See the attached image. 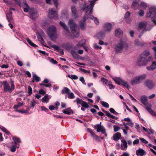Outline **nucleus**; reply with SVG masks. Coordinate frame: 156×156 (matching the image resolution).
<instances>
[{
    "label": "nucleus",
    "mask_w": 156,
    "mask_h": 156,
    "mask_svg": "<svg viewBox=\"0 0 156 156\" xmlns=\"http://www.w3.org/2000/svg\"><path fill=\"white\" fill-rule=\"evenodd\" d=\"M112 25L109 23H105L104 26L105 30L101 31L99 34V36L101 37H103L105 34L106 32H109L110 31L112 27Z\"/></svg>",
    "instance_id": "obj_9"
},
{
    "label": "nucleus",
    "mask_w": 156,
    "mask_h": 156,
    "mask_svg": "<svg viewBox=\"0 0 156 156\" xmlns=\"http://www.w3.org/2000/svg\"><path fill=\"white\" fill-rule=\"evenodd\" d=\"M156 68V61H153L151 65L150 66L147 67L148 70H153Z\"/></svg>",
    "instance_id": "obj_20"
},
{
    "label": "nucleus",
    "mask_w": 156,
    "mask_h": 156,
    "mask_svg": "<svg viewBox=\"0 0 156 156\" xmlns=\"http://www.w3.org/2000/svg\"><path fill=\"white\" fill-rule=\"evenodd\" d=\"M68 98L69 99H73L75 98V96L73 92H70L69 94H68Z\"/></svg>",
    "instance_id": "obj_40"
},
{
    "label": "nucleus",
    "mask_w": 156,
    "mask_h": 156,
    "mask_svg": "<svg viewBox=\"0 0 156 156\" xmlns=\"http://www.w3.org/2000/svg\"><path fill=\"white\" fill-rule=\"evenodd\" d=\"M37 37L38 40L41 42L42 44L44 43V41L41 35L38 34L37 36Z\"/></svg>",
    "instance_id": "obj_45"
},
{
    "label": "nucleus",
    "mask_w": 156,
    "mask_h": 156,
    "mask_svg": "<svg viewBox=\"0 0 156 156\" xmlns=\"http://www.w3.org/2000/svg\"><path fill=\"white\" fill-rule=\"evenodd\" d=\"M48 13V16L50 19L56 18L58 16L57 12L56 11H54L53 9H51Z\"/></svg>",
    "instance_id": "obj_13"
},
{
    "label": "nucleus",
    "mask_w": 156,
    "mask_h": 156,
    "mask_svg": "<svg viewBox=\"0 0 156 156\" xmlns=\"http://www.w3.org/2000/svg\"><path fill=\"white\" fill-rule=\"evenodd\" d=\"M13 140L15 142L16 147H17V146L18 145L17 144V143H19L21 142L20 139L18 138L14 137L13 138Z\"/></svg>",
    "instance_id": "obj_34"
},
{
    "label": "nucleus",
    "mask_w": 156,
    "mask_h": 156,
    "mask_svg": "<svg viewBox=\"0 0 156 156\" xmlns=\"http://www.w3.org/2000/svg\"><path fill=\"white\" fill-rule=\"evenodd\" d=\"M16 147H17V146ZM16 150V146L14 145H13L11 147L10 151L12 152H14Z\"/></svg>",
    "instance_id": "obj_48"
},
{
    "label": "nucleus",
    "mask_w": 156,
    "mask_h": 156,
    "mask_svg": "<svg viewBox=\"0 0 156 156\" xmlns=\"http://www.w3.org/2000/svg\"><path fill=\"white\" fill-rule=\"evenodd\" d=\"M121 142L123 144L124 147L126 149L128 146L126 141L125 139H122L121 140Z\"/></svg>",
    "instance_id": "obj_39"
},
{
    "label": "nucleus",
    "mask_w": 156,
    "mask_h": 156,
    "mask_svg": "<svg viewBox=\"0 0 156 156\" xmlns=\"http://www.w3.org/2000/svg\"><path fill=\"white\" fill-rule=\"evenodd\" d=\"M56 27L53 25L50 26L48 28L47 34L51 40L56 38Z\"/></svg>",
    "instance_id": "obj_6"
},
{
    "label": "nucleus",
    "mask_w": 156,
    "mask_h": 156,
    "mask_svg": "<svg viewBox=\"0 0 156 156\" xmlns=\"http://www.w3.org/2000/svg\"><path fill=\"white\" fill-rule=\"evenodd\" d=\"M24 11L25 12H27L29 11V10L30 9V7L29 6H26V7H25L24 6L23 7Z\"/></svg>",
    "instance_id": "obj_50"
},
{
    "label": "nucleus",
    "mask_w": 156,
    "mask_h": 156,
    "mask_svg": "<svg viewBox=\"0 0 156 156\" xmlns=\"http://www.w3.org/2000/svg\"><path fill=\"white\" fill-rule=\"evenodd\" d=\"M135 44L138 46H143L144 45V43L143 42H141L138 39H136L134 42Z\"/></svg>",
    "instance_id": "obj_30"
},
{
    "label": "nucleus",
    "mask_w": 156,
    "mask_h": 156,
    "mask_svg": "<svg viewBox=\"0 0 156 156\" xmlns=\"http://www.w3.org/2000/svg\"><path fill=\"white\" fill-rule=\"evenodd\" d=\"M121 134L120 133L117 132L113 136V140L115 141H117L121 137Z\"/></svg>",
    "instance_id": "obj_22"
},
{
    "label": "nucleus",
    "mask_w": 156,
    "mask_h": 156,
    "mask_svg": "<svg viewBox=\"0 0 156 156\" xmlns=\"http://www.w3.org/2000/svg\"><path fill=\"white\" fill-rule=\"evenodd\" d=\"M11 87H10L9 84L8 83L7 81H4L3 82V90L5 92H8L9 93L12 92L15 89V86L14 82L12 79H10Z\"/></svg>",
    "instance_id": "obj_4"
},
{
    "label": "nucleus",
    "mask_w": 156,
    "mask_h": 156,
    "mask_svg": "<svg viewBox=\"0 0 156 156\" xmlns=\"http://www.w3.org/2000/svg\"><path fill=\"white\" fill-rule=\"evenodd\" d=\"M32 92V90L31 87L29 86H28V93L29 96H30Z\"/></svg>",
    "instance_id": "obj_44"
},
{
    "label": "nucleus",
    "mask_w": 156,
    "mask_h": 156,
    "mask_svg": "<svg viewBox=\"0 0 156 156\" xmlns=\"http://www.w3.org/2000/svg\"><path fill=\"white\" fill-rule=\"evenodd\" d=\"M101 81L102 82V83L104 84H105L106 85L108 82V80L104 78V77H101Z\"/></svg>",
    "instance_id": "obj_41"
},
{
    "label": "nucleus",
    "mask_w": 156,
    "mask_h": 156,
    "mask_svg": "<svg viewBox=\"0 0 156 156\" xmlns=\"http://www.w3.org/2000/svg\"><path fill=\"white\" fill-rule=\"evenodd\" d=\"M101 103L102 105L104 107L107 108L109 107V105L107 103L104 101H101Z\"/></svg>",
    "instance_id": "obj_38"
},
{
    "label": "nucleus",
    "mask_w": 156,
    "mask_h": 156,
    "mask_svg": "<svg viewBox=\"0 0 156 156\" xmlns=\"http://www.w3.org/2000/svg\"><path fill=\"white\" fill-rule=\"evenodd\" d=\"M115 34L117 37H121L123 35V32L119 28L115 30Z\"/></svg>",
    "instance_id": "obj_19"
},
{
    "label": "nucleus",
    "mask_w": 156,
    "mask_h": 156,
    "mask_svg": "<svg viewBox=\"0 0 156 156\" xmlns=\"http://www.w3.org/2000/svg\"><path fill=\"white\" fill-rule=\"evenodd\" d=\"M64 46L67 50H70L72 48V45L68 43L65 44Z\"/></svg>",
    "instance_id": "obj_36"
},
{
    "label": "nucleus",
    "mask_w": 156,
    "mask_h": 156,
    "mask_svg": "<svg viewBox=\"0 0 156 156\" xmlns=\"http://www.w3.org/2000/svg\"><path fill=\"white\" fill-rule=\"evenodd\" d=\"M71 92L70 90L67 87H64L63 89L61 91L62 93V94H68Z\"/></svg>",
    "instance_id": "obj_28"
},
{
    "label": "nucleus",
    "mask_w": 156,
    "mask_h": 156,
    "mask_svg": "<svg viewBox=\"0 0 156 156\" xmlns=\"http://www.w3.org/2000/svg\"><path fill=\"white\" fill-rule=\"evenodd\" d=\"M26 40L27 41V42L28 43V44L31 46L35 48H36L38 47V46L37 45L33 43L29 38H27Z\"/></svg>",
    "instance_id": "obj_31"
},
{
    "label": "nucleus",
    "mask_w": 156,
    "mask_h": 156,
    "mask_svg": "<svg viewBox=\"0 0 156 156\" xmlns=\"http://www.w3.org/2000/svg\"><path fill=\"white\" fill-rule=\"evenodd\" d=\"M147 17H151L153 19L152 22L156 25V21L155 19L156 18V8L155 7H151L149 9V12H147L146 14Z\"/></svg>",
    "instance_id": "obj_5"
},
{
    "label": "nucleus",
    "mask_w": 156,
    "mask_h": 156,
    "mask_svg": "<svg viewBox=\"0 0 156 156\" xmlns=\"http://www.w3.org/2000/svg\"><path fill=\"white\" fill-rule=\"evenodd\" d=\"M153 58L152 57L150 56L148 58H145V60L147 61V63L148 62H150L153 60Z\"/></svg>",
    "instance_id": "obj_51"
},
{
    "label": "nucleus",
    "mask_w": 156,
    "mask_h": 156,
    "mask_svg": "<svg viewBox=\"0 0 156 156\" xmlns=\"http://www.w3.org/2000/svg\"><path fill=\"white\" fill-rule=\"evenodd\" d=\"M98 0H93L90 1V4L87 6L86 2L82 3L80 6L81 8L83 11H86L85 14L82 20L80 21L79 25L80 28L83 30L85 28V21L88 19V15L92 13L93 8L94 6L95 2Z\"/></svg>",
    "instance_id": "obj_1"
},
{
    "label": "nucleus",
    "mask_w": 156,
    "mask_h": 156,
    "mask_svg": "<svg viewBox=\"0 0 156 156\" xmlns=\"http://www.w3.org/2000/svg\"><path fill=\"white\" fill-rule=\"evenodd\" d=\"M145 86L148 88H152L154 86V83L151 80H147L145 82Z\"/></svg>",
    "instance_id": "obj_15"
},
{
    "label": "nucleus",
    "mask_w": 156,
    "mask_h": 156,
    "mask_svg": "<svg viewBox=\"0 0 156 156\" xmlns=\"http://www.w3.org/2000/svg\"><path fill=\"white\" fill-rule=\"evenodd\" d=\"M71 53L74 58L76 59L78 58L79 55L75 51L72 50L71 51Z\"/></svg>",
    "instance_id": "obj_32"
},
{
    "label": "nucleus",
    "mask_w": 156,
    "mask_h": 156,
    "mask_svg": "<svg viewBox=\"0 0 156 156\" xmlns=\"http://www.w3.org/2000/svg\"><path fill=\"white\" fill-rule=\"evenodd\" d=\"M147 97L146 95H143L141 97L140 101L144 105L147 104Z\"/></svg>",
    "instance_id": "obj_21"
},
{
    "label": "nucleus",
    "mask_w": 156,
    "mask_h": 156,
    "mask_svg": "<svg viewBox=\"0 0 156 156\" xmlns=\"http://www.w3.org/2000/svg\"><path fill=\"white\" fill-rule=\"evenodd\" d=\"M136 154L137 156H144L146 154V151L140 148L136 150Z\"/></svg>",
    "instance_id": "obj_14"
},
{
    "label": "nucleus",
    "mask_w": 156,
    "mask_h": 156,
    "mask_svg": "<svg viewBox=\"0 0 156 156\" xmlns=\"http://www.w3.org/2000/svg\"><path fill=\"white\" fill-rule=\"evenodd\" d=\"M62 112L66 114L70 115L71 114H73V111L71 109V108H68L62 110Z\"/></svg>",
    "instance_id": "obj_17"
},
{
    "label": "nucleus",
    "mask_w": 156,
    "mask_h": 156,
    "mask_svg": "<svg viewBox=\"0 0 156 156\" xmlns=\"http://www.w3.org/2000/svg\"><path fill=\"white\" fill-rule=\"evenodd\" d=\"M50 62L53 64H56L57 63V62L53 58H51L50 60Z\"/></svg>",
    "instance_id": "obj_60"
},
{
    "label": "nucleus",
    "mask_w": 156,
    "mask_h": 156,
    "mask_svg": "<svg viewBox=\"0 0 156 156\" xmlns=\"http://www.w3.org/2000/svg\"><path fill=\"white\" fill-rule=\"evenodd\" d=\"M40 78L36 74H33L32 81L33 82H34L35 81L38 82L40 81Z\"/></svg>",
    "instance_id": "obj_26"
},
{
    "label": "nucleus",
    "mask_w": 156,
    "mask_h": 156,
    "mask_svg": "<svg viewBox=\"0 0 156 156\" xmlns=\"http://www.w3.org/2000/svg\"><path fill=\"white\" fill-rule=\"evenodd\" d=\"M150 52L148 51H145L141 54L137 60V64L140 66L145 65L147 61L145 59L150 55Z\"/></svg>",
    "instance_id": "obj_3"
},
{
    "label": "nucleus",
    "mask_w": 156,
    "mask_h": 156,
    "mask_svg": "<svg viewBox=\"0 0 156 156\" xmlns=\"http://www.w3.org/2000/svg\"><path fill=\"white\" fill-rule=\"evenodd\" d=\"M38 51L42 54L46 56H48V53H46L45 51H42L41 50H39Z\"/></svg>",
    "instance_id": "obj_57"
},
{
    "label": "nucleus",
    "mask_w": 156,
    "mask_h": 156,
    "mask_svg": "<svg viewBox=\"0 0 156 156\" xmlns=\"http://www.w3.org/2000/svg\"><path fill=\"white\" fill-rule=\"evenodd\" d=\"M127 44L125 42L121 40L115 46V49L116 53H121L122 49L124 48L125 46Z\"/></svg>",
    "instance_id": "obj_10"
},
{
    "label": "nucleus",
    "mask_w": 156,
    "mask_h": 156,
    "mask_svg": "<svg viewBox=\"0 0 156 156\" xmlns=\"http://www.w3.org/2000/svg\"><path fill=\"white\" fill-rule=\"evenodd\" d=\"M113 127L115 132H117L120 129V127H119L116 125H114Z\"/></svg>",
    "instance_id": "obj_43"
},
{
    "label": "nucleus",
    "mask_w": 156,
    "mask_h": 156,
    "mask_svg": "<svg viewBox=\"0 0 156 156\" xmlns=\"http://www.w3.org/2000/svg\"><path fill=\"white\" fill-rule=\"evenodd\" d=\"M80 80L82 82V83L83 84L86 85V83H85L84 78L83 77H81L80 78Z\"/></svg>",
    "instance_id": "obj_56"
},
{
    "label": "nucleus",
    "mask_w": 156,
    "mask_h": 156,
    "mask_svg": "<svg viewBox=\"0 0 156 156\" xmlns=\"http://www.w3.org/2000/svg\"><path fill=\"white\" fill-rule=\"evenodd\" d=\"M94 48L95 49H98L99 48L100 49H101L102 48V47L101 46H98L97 44H95L94 45Z\"/></svg>",
    "instance_id": "obj_61"
},
{
    "label": "nucleus",
    "mask_w": 156,
    "mask_h": 156,
    "mask_svg": "<svg viewBox=\"0 0 156 156\" xmlns=\"http://www.w3.org/2000/svg\"><path fill=\"white\" fill-rule=\"evenodd\" d=\"M53 1L56 7L57 8L58 7V0H52Z\"/></svg>",
    "instance_id": "obj_55"
},
{
    "label": "nucleus",
    "mask_w": 156,
    "mask_h": 156,
    "mask_svg": "<svg viewBox=\"0 0 156 156\" xmlns=\"http://www.w3.org/2000/svg\"><path fill=\"white\" fill-rule=\"evenodd\" d=\"M101 122L94 126V128L97 129L98 132H101L102 133H105V127L101 125Z\"/></svg>",
    "instance_id": "obj_12"
},
{
    "label": "nucleus",
    "mask_w": 156,
    "mask_h": 156,
    "mask_svg": "<svg viewBox=\"0 0 156 156\" xmlns=\"http://www.w3.org/2000/svg\"><path fill=\"white\" fill-rule=\"evenodd\" d=\"M71 10L73 13V15L76 18L77 17V15L76 14L77 10L76 6L74 5H73L71 7Z\"/></svg>",
    "instance_id": "obj_25"
},
{
    "label": "nucleus",
    "mask_w": 156,
    "mask_h": 156,
    "mask_svg": "<svg viewBox=\"0 0 156 156\" xmlns=\"http://www.w3.org/2000/svg\"><path fill=\"white\" fill-rule=\"evenodd\" d=\"M130 12H127L125 14V16L126 18H128L130 16Z\"/></svg>",
    "instance_id": "obj_64"
},
{
    "label": "nucleus",
    "mask_w": 156,
    "mask_h": 156,
    "mask_svg": "<svg viewBox=\"0 0 156 156\" xmlns=\"http://www.w3.org/2000/svg\"><path fill=\"white\" fill-rule=\"evenodd\" d=\"M85 41L84 40H82L78 44V45L83 47L85 44Z\"/></svg>",
    "instance_id": "obj_42"
},
{
    "label": "nucleus",
    "mask_w": 156,
    "mask_h": 156,
    "mask_svg": "<svg viewBox=\"0 0 156 156\" xmlns=\"http://www.w3.org/2000/svg\"><path fill=\"white\" fill-rule=\"evenodd\" d=\"M138 14L140 16H144V12L143 10H140L138 12Z\"/></svg>",
    "instance_id": "obj_53"
},
{
    "label": "nucleus",
    "mask_w": 156,
    "mask_h": 156,
    "mask_svg": "<svg viewBox=\"0 0 156 156\" xmlns=\"http://www.w3.org/2000/svg\"><path fill=\"white\" fill-rule=\"evenodd\" d=\"M78 101V103H80L79 104L81 105L83 108H89V105L85 101H83L81 99H79Z\"/></svg>",
    "instance_id": "obj_16"
},
{
    "label": "nucleus",
    "mask_w": 156,
    "mask_h": 156,
    "mask_svg": "<svg viewBox=\"0 0 156 156\" xmlns=\"http://www.w3.org/2000/svg\"><path fill=\"white\" fill-rule=\"evenodd\" d=\"M139 139L142 142L145 144H147L148 143V142L144 138H140Z\"/></svg>",
    "instance_id": "obj_52"
},
{
    "label": "nucleus",
    "mask_w": 156,
    "mask_h": 156,
    "mask_svg": "<svg viewBox=\"0 0 156 156\" xmlns=\"http://www.w3.org/2000/svg\"><path fill=\"white\" fill-rule=\"evenodd\" d=\"M41 110L42 111H44L46 112H47L48 111V109L45 107L42 106L41 107Z\"/></svg>",
    "instance_id": "obj_54"
},
{
    "label": "nucleus",
    "mask_w": 156,
    "mask_h": 156,
    "mask_svg": "<svg viewBox=\"0 0 156 156\" xmlns=\"http://www.w3.org/2000/svg\"><path fill=\"white\" fill-rule=\"evenodd\" d=\"M88 19H90L92 20H94V21L95 22V23L97 24H98L99 23V22L97 18L94 17V16L92 15H90L89 16H88Z\"/></svg>",
    "instance_id": "obj_27"
},
{
    "label": "nucleus",
    "mask_w": 156,
    "mask_h": 156,
    "mask_svg": "<svg viewBox=\"0 0 156 156\" xmlns=\"http://www.w3.org/2000/svg\"><path fill=\"white\" fill-rule=\"evenodd\" d=\"M152 49L154 51V58L156 59V47L154 46L152 48Z\"/></svg>",
    "instance_id": "obj_63"
},
{
    "label": "nucleus",
    "mask_w": 156,
    "mask_h": 156,
    "mask_svg": "<svg viewBox=\"0 0 156 156\" xmlns=\"http://www.w3.org/2000/svg\"><path fill=\"white\" fill-rule=\"evenodd\" d=\"M113 80L118 85L121 84L124 87L129 89V85L128 83L124 81L123 79L119 77H115L112 78Z\"/></svg>",
    "instance_id": "obj_8"
},
{
    "label": "nucleus",
    "mask_w": 156,
    "mask_h": 156,
    "mask_svg": "<svg viewBox=\"0 0 156 156\" xmlns=\"http://www.w3.org/2000/svg\"><path fill=\"white\" fill-rule=\"evenodd\" d=\"M51 47L54 48L55 50H60V48L59 47L56 45H53L51 46Z\"/></svg>",
    "instance_id": "obj_46"
},
{
    "label": "nucleus",
    "mask_w": 156,
    "mask_h": 156,
    "mask_svg": "<svg viewBox=\"0 0 156 156\" xmlns=\"http://www.w3.org/2000/svg\"><path fill=\"white\" fill-rule=\"evenodd\" d=\"M140 5L138 2L136 1H133L132 5V8L134 9H136L139 8Z\"/></svg>",
    "instance_id": "obj_23"
},
{
    "label": "nucleus",
    "mask_w": 156,
    "mask_h": 156,
    "mask_svg": "<svg viewBox=\"0 0 156 156\" xmlns=\"http://www.w3.org/2000/svg\"><path fill=\"white\" fill-rule=\"evenodd\" d=\"M67 76L72 79L77 80L78 78V77L75 75L69 74L67 75Z\"/></svg>",
    "instance_id": "obj_35"
},
{
    "label": "nucleus",
    "mask_w": 156,
    "mask_h": 156,
    "mask_svg": "<svg viewBox=\"0 0 156 156\" xmlns=\"http://www.w3.org/2000/svg\"><path fill=\"white\" fill-rule=\"evenodd\" d=\"M51 98V96L46 94L42 98L41 101L44 103H47L48 102Z\"/></svg>",
    "instance_id": "obj_18"
},
{
    "label": "nucleus",
    "mask_w": 156,
    "mask_h": 156,
    "mask_svg": "<svg viewBox=\"0 0 156 156\" xmlns=\"http://www.w3.org/2000/svg\"><path fill=\"white\" fill-rule=\"evenodd\" d=\"M29 14L33 19H35L37 17V13L34 11H29Z\"/></svg>",
    "instance_id": "obj_24"
},
{
    "label": "nucleus",
    "mask_w": 156,
    "mask_h": 156,
    "mask_svg": "<svg viewBox=\"0 0 156 156\" xmlns=\"http://www.w3.org/2000/svg\"><path fill=\"white\" fill-rule=\"evenodd\" d=\"M126 124L129 126L133 127L134 125V124L131 122H130L126 123Z\"/></svg>",
    "instance_id": "obj_62"
},
{
    "label": "nucleus",
    "mask_w": 156,
    "mask_h": 156,
    "mask_svg": "<svg viewBox=\"0 0 156 156\" xmlns=\"http://www.w3.org/2000/svg\"><path fill=\"white\" fill-rule=\"evenodd\" d=\"M106 115L107 116L110 117L113 119H115V116L111 115L109 112H108L107 114H106Z\"/></svg>",
    "instance_id": "obj_47"
},
{
    "label": "nucleus",
    "mask_w": 156,
    "mask_h": 156,
    "mask_svg": "<svg viewBox=\"0 0 156 156\" xmlns=\"http://www.w3.org/2000/svg\"><path fill=\"white\" fill-rule=\"evenodd\" d=\"M140 8H142L145 9L147 7V3H144L143 2H142L140 4Z\"/></svg>",
    "instance_id": "obj_37"
},
{
    "label": "nucleus",
    "mask_w": 156,
    "mask_h": 156,
    "mask_svg": "<svg viewBox=\"0 0 156 156\" xmlns=\"http://www.w3.org/2000/svg\"><path fill=\"white\" fill-rule=\"evenodd\" d=\"M147 23L146 22H141L139 24V27L138 28V30H140L142 29H143V31L142 34H143L144 32L150 30L153 27V26L151 25L149 27H147L146 29H145L144 28L147 26Z\"/></svg>",
    "instance_id": "obj_11"
},
{
    "label": "nucleus",
    "mask_w": 156,
    "mask_h": 156,
    "mask_svg": "<svg viewBox=\"0 0 156 156\" xmlns=\"http://www.w3.org/2000/svg\"><path fill=\"white\" fill-rule=\"evenodd\" d=\"M146 109L151 114L154 116H156V113L154 112L150 108L147 107L146 108Z\"/></svg>",
    "instance_id": "obj_33"
},
{
    "label": "nucleus",
    "mask_w": 156,
    "mask_h": 156,
    "mask_svg": "<svg viewBox=\"0 0 156 156\" xmlns=\"http://www.w3.org/2000/svg\"><path fill=\"white\" fill-rule=\"evenodd\" d=\"M60 25L63 28L67 31L69 30V28L64 23L60 21L59 22Z\"/></svg>",
    "instance_id": "obj_29"
},
{
    "label": "nucleus",
    "mask_w": 156,
    "mask_h": 156,
    "mask_svg": "<svg viewBox=\"0 0 156 156\" xmlns=\"http://www.w3.org/2000/svg\"><path fill=\"white\" fill-rule=\"evenodd\" d=\"M68 25L74 36L78 37L79 35V29H78L77 25L75 23L74 20L72 19H69Z\"/></svg>",
    "instance_id": "obj_2"
},
{
    "label": "nucleus",
    "mask_w": 156,
    "mask_h": 156,
    "mask_svg": "<svg viewBox=\"0 0 156 156\" xmlns=\"http://www.w3.org/2000/svg\"><path fill=\"white\" fill-rule=\"evenodd\" d=\"M39 93L40 94H46V92L43 90L41 89L39 90Z\"/></svg>",
    "instance_id": "obj_59"
},
{
    "label": "nucleus",
    "mask_w": 156,
    "mask_h": 156,
    "mask_svg": "<svg viewBox=\"0 0 156 156\" xmlns=\"http://www.w3.org/2000/svg\"><path fill=\"white\" fill-rule=\"evenodd\" d=\"M146 77V75L145 74H142L138 76L133 80H131V83L132 85L139 84L144 80Z\"/></svg>",
    "instance_id": "obj_7"
},
{
    "label": "nucleus",
    "mask_w": 156,
    "mask_h": 156,
    "mask_svg": "<svg viewBox=\"0 0 156 156\" xmlns=\"http://www.w3.org/2000/svg\"><path fill=\"white\" fill-rule=\"evenodd\" d=\"M30 102L31 103L30 105L32 108H33L36 104V102L35 100H33L30 101Z\"/></svg>",
    "instance_id": "obj_49"
},
{
    "label": "nucleus",
    "mask_w": 156,
    "mask_h": 156,
    "mask_svg": "<svg viewBox=\"0 0 156 156\" xmlns=\"http://www.w3.org/2000/svg\"><path fill=\"white\" fill-rule=\"evenodd\" d=\"M87 131L88 132L90 133L91 136H93L94 133V132H93V130L91 129L88 128L87 129Z\"/></svg>",
    "instance_id": "obj_58"
}]
</instances>
